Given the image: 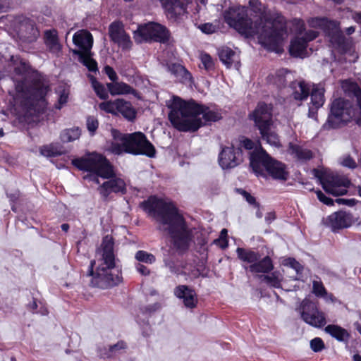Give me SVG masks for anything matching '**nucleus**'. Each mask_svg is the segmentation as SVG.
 Wrapping results in <instances>:
<instances>
[{
    "label": "nucleus",
    "instance_id": "f257e3e1",
    "mask_svg": "<svg viewBox=\"0 0 361 361\" xmlns=\"http://www.w3.org/2000/svg\"><path fill=\"white\" fill-rule=\"evenodd\" d=\"M245 6H233L224 12L225 22L246 37L257 36L259 43L267 50L280 52L288 37L286 19L281 15L274 18L260 17L253 23L247 17Z\"/></svg>",
    "mask_w": 361,
    "mask_h": 361
},
{
    "label": "nucleus",
    "instance_id": "f03ea898",
    "mask_svg": "<svg viewBox=\"0 0 361 361\" xmlns=\"http://www.w3.org/2000/svg\"><path fill=\"white\" fill-rule=\"evenodd\" d=\"M170 109L169 118L175 128L182 132L193 133L208 122H215L221 118L219 110L211 109L196 103L173 96L166 101Z\"/></svg>",
    "mask_w": 361,
    "mask_h": 361
},
{
    "label": "nucleus",
    "instance_id": "7ed1b4c3",
    "mask_svg": "<svg viewBox=\"0 0 361 361\" xmlns=\"http://www.w3.org/2000/svg\"><path fill=\"white\" fill-rule=\"evenodd\" d=\"M114 244L112 237L106 235L103 238L101 249L97 252L100 258L95 271L93 270L95 261L90 262L87 276L90 277V283L94 287L110 288L121 281L119 269L116 267Z\"/></svg>",
    "mask_w": 361,
    "mask_h": 361
},
{
    "label": "nucleus",
    "instance_id": "20e7f679",
    "mask_svg": "<svg viewBox=\"0 0 361 361\" xmlns=\"http://www.w3.org/2000/svg\"><path fill=\"white\" fill-rule=\"evenodd\" d=\"M73 164L80 170L93 172L98 176L109 179L98 189L104 200H106L111 192H126V183L115 176L112 166L102 155L92 153L86 157L73 160Z\"/></svg>",
    "mask_w": 361,
    "mask_h": 361
},
{
    "label": "nucleus",
    "instance_id": "39448f33",
    "mask_svg": "<svg viewBox=\"0 0 361 361\" xmlns=\"http://www.w3.org/2000/svg\"><path fill=\"white\" fill-rule=\"evenodd\" d=\"M16 102L26 109V114L32 115V110L39 112L44 107L49 85L38 73H28L16 82Z\"/></svg>",
    "mask_w": 361,
    "mask_h": 361
},
{
    "label": "nucleus",
    "instance_id": "423d86ee",
    "mask_svg": "<svg viewBox=\"0 0 361 361\" xmlns=\"http://www.w3.org/2000/svg\"><path fill=\"white\" fill-rule=\"evenodd\" d=\"M159 222L168 226L173 247L179 252L186 251L192 241V232L178 213L173 203L159 197Z\"/></svg>",
    "mask_w": 361,
    "mask_h": 361
},
{
    "label": "nucleus",
    "instance_id": "0eeeda50",
    "mask_svg": "<svg viewBox=\"0 0 361 361\" xmlns=\"http://www.w3.org/2000/svg\"><path fill=\"white\" fill-rule=\"evenodd\" d=\"M111 135L114 140L109 146V150L115 154L126 152L149 157L155 155V148L141 132L122 134L116 130H112Z\"/></svg>",
    "mask_w": 361,
    "mask_h": 361
},
{
    "label": "nucleus",
    "instance_id": "6e6552de",
    "mask_svg": "<svg viewBox=\"0 0 361 361\" xmlns=\"http://www.w3.org/2000/svg\"><path fill=\"white\" fill-rule=\"evenodd\" d=\"M250 167L257 176H265V171L274 179L286 180L288 176L285 164L271 158L264 149L251 154Z\"/></svg>",
    "mask_w": 361,
    "mask_h": 361
},
{
    "label": "nucleus",
    "instance_id": "1a4fd4ad",
    "mask_svg": "<svg viewBox=\"0 0 361 361\" xmlns=\"http://www.w3.org/2000/svg\"><path fill=\"white\" fill-rule=\"evenodd\" d=\"M271 111L270 105L260 102L250 117L259 130L262 138L271 146L279 148L281 145L278 134L272 129Z\"/></svg>",
    "mask_w": 361,
    "mask_h": 361
},
{
    "label": "nucleus",
    "instance_id": "9d476101",
    "mask_svg": "<svg viewBox=\"0 0 361 361\" xmlns=\"http://www.w3.org/2000/svg\"><path fill=\"white\" fill-rule=\"evenodd\" d=\"M355 116V109L350 102L343 98L336 99L331 103L330 113L323 128H339L350 121Z\"/></svg>",
    "mask_w": 361,
    "mask_h": 361
},
{
    "label": "nucleus",
    "instance_id": "9b49d317",
    "mask_svg": "<svg viewBox=\"0 0 361 361\" xmlns=\"http://www.w3.org/2000/svg\"><path fill=\"white\" fill-rule=\"evenodd\" d=\"M238 258L243 262V267L253 274H267L271 271L274 265L269 256L261 258L258 252L250 249L238 247L236 250Z\"/></svg>",
    "mask_w": 361,
    "mask_h": 361
},
{
    "label": "nucleus",
    "instance_id": "f8f14e48",
    "mask_svg": "<svg viewBox=\"0 0 361 361\" xmlns=\"http://www.w3.org/2000/svg\"><path fill=\"white\" fill-rule=\"evenodd\" d=\"M307 23L311 27L322 29L333 47H340L344 43L345 37L336 20H331L325 17H314L309 18Z\"/></svg>",
    "mask_w": 361,
    "mask_h": 361
},
{
    "label": "nucleus",
    "instance_id": "ddd939ff",
    "mask_svg": "<svg viewBox=\"0 0 361 361\" xmlns=\"http://www.w3.org/2000/svg\"><path fill=\"white\" fill-rule=\"evenodd\" d=\"M300 313L302 320L317 328L324 326L326 324V315L322 312L316 302L305 298L300 306Z\"/></svg>",
    "mask_w": 361,
    "mask_h": 361
},
{
    "label": "nucleus",
    "instance_id": "4468645a",
    "mask_svg": "<svg viewBox=\"0 0 361 361\" xmlns=\"http://www.w3.org/2000/svg\"><path fill=\"white\" fill-rule=\"evenodd\" d=\"M357 220L351 213L340 210L323 218L322 223L332 232L338 233L341 230L351 227Z\"/></svg>",
    "mask_w": 361,
    "mask_h": 361
},
{
    "label": "nucleus",
    "instance_id": "2eb2a0df",
    "mask_svg": "<svg viewBox=\"0 0 361 361\" xmlns=\"http://www.w3.org/2000/svg\"><path fill=\"white\" fill-rule=\"evenodd\" d=\"M319 36L314 30L306 31L304 35H296L290 42L289 52L295 57L304 58L307 55L308 43Z\"/></svg>",
    "mask_w": 361,
    "mask_h": 361
},
{
    "label": "nucleus",
    "instance_id": "dca6fc26",
    "mask_svg": "<svg viewBox=\"0 0 361 361\" xmlns=\"http://www.w3.org/2000/svg\"><path fill=\"white\" fill-rule=\"evenodd\" d=\"M350 180L344 176L334 175L322 180V188L334 196L345 195L350 185Z\"/></svg>",
    "mask_w": 361,
    "mask_h": 361
},
{
    "label": "nucleus",
    "instance_id": "f3484780",
    "mask_svg": "<svg viewBox=\"0 0 361 361\" xmlns=\"http://www.w3.org/2000/svg\"><path fill=\"white\" fill-rule=\"evenodd\" d=\"M242 161V150L233 147H223L219 156V163L223 169H231Z\"/></svg>",
    "mask_w": 361,
    "mask_h": 361
},
{
    "label": "nucleus",
    "instance_id": "a211bd4d",
    "mask_svg": "<svg viewBox=\"0 0 361 361\" xmlns=\"http://www.w3.org/2000/svg\"><path fill=\"white\" fill-rule=\"evenodd\" d=\"M109 33L111 39L123 49L128 50L131 48L132 42L121 23L118 22L111 23L109 28Z\"/></svg>",
    "mask_w": 361,
    "mask_h": 361
},
{
    "label": "nucleus",
    "instance_id": "6ab92c4d",
    "mask_svg": "<svg viewBox=\"0 0 361 361\" xmlns=\"http://www.w3.org/2000/svg\"><path fill=\"white\" fill-rule=\"evenodd\" d=\"M134 39L137 43L158 41V25L153 22L140 25L134 32Z\"/></svg>",
    "mask_w": 361,
    "mask_h": 361
},
{
    "label": "nucleus",
    "instance_id": "aec40b11",
    "mask_svg": "<svg viewBox=\"0 0 361 361\" xmlns=\"http://www.w3.org/2000/svg\"><path fill=\"white\" fill-rule=\"evenodd\" d=\"M18 33L21 39L27 42L35 41L39 35L35 22L27 18H23L19 21Z\"/></svg>",
    "mask_w": 361,
    "mask_h": 361
},
{
    "label": "nucleus",
    "instance_id": "412c9836",
    "mask_svg": "<svg viewBox=\"0 0 361 361\" xmlns=\"http://www.w3.org/2000/svg\"><path fill=\"white\" fill-rule=\"evenodd\" d=\"M219 56L221 61L227 68L239 69L240 66L239 54L231 48L227 47L221 48L219 50Z\"/></svg>",
    "mask_w": 361,
    "mask_h": 361
},
{
    "label": "nucleus",
    "instance_id": "4be33fe9",
    "mask_svg": "<svg viewBox=\"0 0 361 361\" xmlns=\"http://www.w3.org/2000/svg\"><path fill=\"white\" fill-rule=\"evenodd\" d=\"M341 87L344 92L350 96L355 97L357 99V104L360 108V114L357 117V123L361 126V89L358 85L352 80H345L342 81Z\"/></svg>",
    "mask_w": 361,
    "mask_h": 361
},
{
    "label": "nucleus",
    "instance_id": "5701e85b",
    "mask_svg": "<svg viewBox=\"0 0 361 361\" xmlns=\"http://www.w3.org/2000/svg\"><path fill=\"white\" fill-rule=\"evenodd\" d=\"M73 43L79 47L82 52L91 51L93 44V37L91 33L85 30H81L75 33L73 37Z\"/></svg>",
    "mask_w": 361,
    "mask_h": 361
},
{
    "label": "nucleus",
    "instance_id": "b1692460",
    "mask_svg": "<svg viewBox=\"0 0 361 361\" xmlns=\"http://www.w3.org/2000/svg\"><path fill=\"white\" fill-rule=\"evenodd\" d=\"M175 295L183 299V303L186 307L193 308L196 306L197 300L196 294L192 289L186 286H179L175 290Z\"/></svg>",
    "mask_w": 361,
    "mask_h": 361
},
{
    "label": "nucleus",
    "instance_id": "393cba45",
    "mask_svg": "<svg viewBox=\"0 0 361 361\" xmlns=\"http://www.w3.org/2000/svg\"><path fill=\"white\" fill-rule=\"evenodd\" d=\"M44 43L49 51L59 56L62 49L59 42L58 32L56 30H49L44 32Z\"/></svg>",
    "mask_w": 361,
    "mask_h": 361
},
{
    "label": "nucleus",
    "instance_id": "a878e982",
    "mask_svg": "<svg viewBox=\"0 0 361 361\" xmlns=\"http://www.w3.org/2000/svg\"><path fill=\"white\" fill-rule=\"evenodd\" d=\"M311 86L304 80L295 81L291 83L292 95L296 100L307 99L310 95Z\"/></svg>",
    "mask_w": 361,
    "mask_h": 361
},
{
    "label": "nucleus",
    "instance_id": "bb28decb",
    "mask_svg": "<svg viewBox=\"0 0 361 361\" xmlns=\"http://www.w3.org/2000/svg\"><path fill=\"white\" fill-rule=\"evenodd\" d=\"M288 152L293 157V158L300 161H308L313 157V154L310 149L291 142L289 144Z\"/></svg>",
    "mask_w": 361,
    "mask_h": 361
},
{
    "label": "nucleus",
    "instance_id": "cd10ccee",
    "mask_svg": "<svg viewBox=\"0 0 361 361\" xmlns=\"http://www.w3.org/2000/svg\"><path fill=\"white\" fill-rule=\"evenodd\" d=\"M169 70L180 82L185 84H191L192 82L191 73L182 65L171 64L169 66Z\"/></svg>",
    "mask_w": 361,
    "mask_h": 361
},
{
    "label": "nucleus",
    "instance_id": "c85d7f7f",
    "mask_svg": "<svg viewBox=\"0 0 361 361\" xmlns=\"http://www.w3.org/2000/svg\"><path fill=\"white\" fill-rule=\"evenodd\" d=\"M140 205L149 216L156 221L158 220V198L157 196H150L147 200L142 202Z\"/></svg>",
    "mask_w": 361,
    "mask_h": 361
},
{
    "label": "nucleus",
    "instance_id": "c756f323",
    "mask_svg": "<svg viewBox=\"0 0 361 361\" xmlns=\"http://www.w3.org/2000/svg\"><path fill=\"white\" fill-rule=\"evenodd\" d=\"M324 88L321 85H314L311 92V103L315 109H317L324 104Z\"/></svg>",
    "mask_w": 361,
    "mask_h": 361
},
{
    "label": "nucleus",
    "instance_id": "7c9ffc66",
    "mask_svg": "<svg viewBox=\"0 0 361 361\" xmlns=\"http://www.w3.org/2000/svg\"><path fill=\"white\" fill-rule=\"evenodd\" d=\"M118 113L129 121H133L136 116V111L132 104L121 99H118L117 114Z\"/></svg>",
    "mask_w": 361,
    "mask_h": 361
},
{
    "label": "nucleus",
    "instance_id": "2f4dec72",
    "mask_svg": "<svg viewBox=\"0 0 361 361\" xmlns=\"http://www.w3.org/2000/svg\"><path fill=\"white\" fill-rule=\"evenodd\" d=\"M324 330L326 333L330 334L338 341H346L349 337L348 331L338 325L329 324L325 327Z\"/></svg>",
    "mask_w": 361,
    "mask_h": 361
},
{
    "label": "nucleus",
    "instance_id": "473e14b6",
    "mask_svg": "<svg viewBox=\"0 0 361 361\" xmlns=\"http://www.w3.org/2000/svg\"><path fill=\"white\" fill-rule=\"evenodd\" d=\"M73 54L79 56L80 61L87 67L89 71H95L97 69V62L92 59V52H82V51L74 50Z\"/></svg>",
    "mask_w": 361,
    "mask_h": 361
},
{
    "label": "nucleus",
    "instance_id": "72a5a7b5",
    "mask_svg": "<svg viewBox=\"0 0 361 361\" xmlns=\"http://www.w3.org/2000/svg\"><path fill=\"white\" fill-rule=\"evenodd\" d=\"M40 153L47 157H57L63 153V147L59 144H50L41 147Z\"/></svg>",
    "mask_w": 361,
    "mask_h": 361
},
{
    "label": "nucleus",
    "instance_id": "f704fd0d",
    "mask_svg": "<svg viewBox=\"0 0 361 361\" xmlns=\"http://www.w3.org/2000/svg\"><path fill=\"white\" fill-rule=\"evenodd\" d=\"M107 87L112 95L128 94L133 90L130 85L124 82H111L107 84Z\"/></svg>",
    "mask_w": 361,
    "mask_h": 361
},
{
    "label": "nucleus",
    "instance_id": "c9c22d12",
    "mask_svg": "<svg viewBox=\"0 0 361 361\" xmlns=\"http://www.w3.org/2000/svg\"><path fill=\"white\" fill-rule=\"evenodd\" d=\"M287 73L288 71L286 69H280L274 74L269 75V81L279 87H282L286 84Z\"/></svg>",
    "mask_w": 361,
    "mask_h": 361
},
{
    "label": "nucleus",
    "instance_id": "e433bc0d",
    "mask_svg": "<svg viewBox=\"0 0 361 361\" xmlns=\"http://www.w3.org/2000/svg\"><path fill=\"white\" fill-rule=\"evenodd\" d=\"M80 130L78 128L67 129L63 130L60 135V138L63 142H69L79 138Z\"/></svg>",
    "mask_w": 361,
    "mask_h": 361
},
{
    "label": "nucleus",
    "instance_id": "4c0bfd02",
    "mask_svg": "<svg viewBox=\"0 0 361 361\" xmlns=\"http://www.w3.org/2000/svg\"><path fill=\"white\" fill-rule=\"evenodd\" d=\"M262 281L274 288H280L281 276L277 272H273L270 275H261L259 276Z\"/></svg>",
    "mask_w": 361,
    "mask_h": 361
},
{
    "label": "nucleus",
    "instance_id": "58836bf2",
    "mask_svg": "<svg viewBox=\"0 0 361 361\" xmlns=\"http://www.w3.org/2000/svg\"><path fill=\"white\" fill-rule=\"evenodd\" d=\"M240 146L242 147L245 148V149H247V150L254 149L252 152H250V156L251 155V154L252 152H255L256 150L259 151L261 149H263L261 147L260 143L259 141H257V142H255L249 138L243 137L240 139Z\"/></svg>",
    "mask_w": 361,
    "mask_h": 361
},
{
    "label": "nucleus",
    "instance_id": "ea45409f",
    "mask_svg": "<svg viewBox=\"0 0 361 361\" xmlns=\"http://www.w3.org/2000/svg\"><path fill=\"white\" fill-rule=\"evenodd\" d=\"M173 42V39L171 36V33L169 30L166 27L159 24V43L171 45Z\"/></svg>",
    "mask_w": 361,
    "mask_h": 361
},
{
    "label": "nucleus",
    "instance_id": "a19ab883",
    "mask_svg": "<svg viewBox=\"0 0 361 361\" xmlns=\"http://www.w3.org/2000/svg\"><path fill=\"white\" fill-rule=\"evenodd\" d=\"M282 264L284 266L293 269L298 274H301L304 269V267L293 257H288L284 259L282 262Z\"/></svg>",
    "mask_w": 361,
    "mask_h": 361
},
{
    "label": "nucleus",
    "instance_id": "79ce46f5",
    "mask_svg": "<svg viewBox=\"0 0 361 361\" xmlns=\"http://www.w3.org/2000/svg\"><path fill=\"white\" fill-rule=\"evenodd\" d=\"M118 99L102 102L99 104L101 110L112 114H117Z\"/></svg>",
    "mask_w": 361,
    "mask_h": 361
},
{
    "label": "nucleus",
    "instance_id": "37998d69",
    "mask_svg": "<svg viewBox=\"0 0 361 361\" xmlns=\"http://www.w3.org/2000/svg\"><path fill=\"white\" fill-rule=\"evenodd\" d=\"M135 259L142 262L152 264L156 261V257L143 250L137 251L135 254Z\"/></svg>",
    "mask_w": 361,
    "mask_h": 361
},
{
    "label": "nucleus",
    "instance_id": "c03bdc74",
    "mask_svg": "<svg viewBox=\"0 0 361 361\" xmlns=\"http://www.w3.org/2000/svg\"><path fill=\"white\" fill-rule=\"evenodd\" d=\"M200 59L205 70L210 71L214 68V63L209 54L202 52L200 54Z\"/></svg>",
    "mask_w": 361,
    "mask_h": 361
},
{
    "label": "nucleus",
    "instance_id": "a18cd8bd",
    "mask_svg": "<svg viewBox=\"0 0 361 361\" xmlns=\"http://www.w3.org/2000/svg\"><path fill=\"white\" fill-rule=\"evenodd\" d=\"M312 293L320 298L326 294V290L321 281H313Z\"/></svg>",
    "mask_w": 361,
    "mask_h": 361
},
{
    "label": "nucleus",
    "instance_id": "49530a36",
    "mask_svg": "<svg viewBox=\"0 0 361 361\" xmlns=\"http://www.w3.org/2000/svg\"><path fill=\"white\" fill-rule=\"evenodd\" d=\"M293 27L295 31L296 35H304L307 31L305 30V22L300 18H295L292 20Z\"/></svg>",
    "mask_w": 361,
    "mask_h": 361
},
{
    "label": "nucleus",
    "instance_id": "de8ad7c7",
    "mask_svg": "<svg viewBox=\"0 0 361 361\" xmlns=\"http://www.w3.org/2000/svg\"><path fill=\"white\" fill-rule=\"evenodd\" d=\"M92 85L98 97L102 99H106L108 97V93L102 84L95 81L92 82Z\"/></svg>",
    "mask_w": 361,
    "mask_h": 361
},
{
    "label": "nucleus",
    "instance_id": "09e8293b",
    "mask_svg": "<svg viewBox=\"0 0 361 361\" xmlns=\"http://www.w3.org/2000/svg\"><path fill=\"white\" fill-rule=\"evenodd\" d=\"M126 348V344L124 341H118L116 344L110 345L109 348V357H111L114 355L119 353L120 350H123Z\"/></svg>",
    "mask_w": 361,
    "mask_h": 361
},
{
    "label": "nucleus",
    "instance_id": "8fccbe9b",
    "mask_svg": "<svg viewBox=\"0 0 361 361\" xmlns=\"http://www.w3.org/2000/svg\"><path fill=\"white\" fill-rule=\"evenodd\" d=\"M311 349L314 352H320L324 348V343L322 338L317 337L310 341Z\"/></svg>",
    "mask_w": 361,
    "mask_h": 361
},
{
    "label": "nucleus",
    "instance_id": "3c124183",
    "mask_svg": "<svg viewBox=\"0 0 361 361\" xmlns=\"http://www.w3.org/2000/svg\"><path fill=\"white\" fill-rule=\"evenodd\" d=\"M99 126L98 121L94 116H89L87 118V128L92 135L94 133Z\"/></svg>",
    "mask_w": 361,
    "mask_h": 361
},
{
    "label": "nucleus",
    "instance_id": "603ef678",
    "mask_svg": "<svg viewBox=\"0 0 361 361\" xmlns=\"http://www.w3.org/2000/svg\"><path fill=\"white\" fill-rule=\"evenodd\" d=\"M198 28L205 34H212L216 32V27L214 25L210 23L201 24Z\"/></svg>",
    "mask_w": 361,
    "mask_h": 361
},
{
    "label": "nucleus",
    "instance_id": "864d4df0",
    "mask_svg": "<svg viewBox=\"0 0 361 361\" xmlns=\"http://www.w3.org/2000/svg\"><path fill=\"white\" fill-rule=\"evenodd\" d=\"M341 164L343 166L350 169H355L357 167L355 161L350 156L345 157L343 159Z\"/></svg>",
    "mask_w": 361,
    "mask_h": 361
},
{
    "label": "nucleus",
    "instance_id": "5fc2aeb1",
    "mask_svg": "<svg viewBox=\"0 0 361 361\" xmlns=\"http://www.w3.org/2000/svg\"><path fill=\"white\" fill-rule=\"evenodd\" d=\"M249 4L254 12L261 13L263 10V6L258 0H250Z\"/></svg>",
    "mask_w": 361,
    "mask_h": 361
},
{
    "label": "nucleus",
    "instance_id": "6e6d98bb",
    "mask_svg": "<svg viewBox=\"0 0 361 361\" xmlns=\"http://www.w3.org/2000/svg\"><path fill=\"white\" fill-rule=\"evenodd\" d=\"M317 195L318 199L326 205H333L334 201L330 197H326L322 191H317Z\"/></svg>",
    "mask_w": 361,
    "mask_h": 361
},
{
    "label": "nucleus",
    "instance_id": "4d7b16f0",
    "mask_svg": "<svg viewBox=\"0 0 361 361\" xmlns=\"http://www.w3.org/2000/svg\"><path fill=\"white\" fill-rule=\"evenodd\" d=\"M104 71L111 81H116V80L117 79V75L114 70L111 66H106L104 67Z\"/></svg>",
    "mask_w": 361,
    "mask_h": 361
},
{
    "label": "nucleus",
    "instance_id": "13d9d810",
    "mask_svg": "<svg viewBox=\"0 0 361 361\" xmlns=\"http://www.w3.org/2000/svg\"><path fill=\"white\" fill-rule=\"evenodd\" d=\"M241 194L243 195V196L245 197L246 201L250 204H252V205H255L256 204V200H255V198L253 196H252L249 192H246L245 190H243Z\"/></svg>",
    "mask_w": 361,
    "mask_h": 361
},
{
    "label": "nucleus",
    "instance_id": "bf43d9fd",
    "mask_svg": "<svg viewBox=\"0 0 361 361\" xmlns=\"http://www.w3.org/2000/svg\"><path fill=\"white\" fill-rule=\"evenodd\" d=\"M136 269H137V271H139L142 275L146 276L149 274V271L147 268V267H145L141 264H138L136 266Z\"/></svg>",
    "mask_w": 361,
    "mask_h": 361
},
{
    "label": "nucleus",
    "instance_id": "052dcab7",
    "mask_svg": "<svg viewBox=\"0 0 361 361\" xmlns=\"http://www.w3.org/2000/svg\"><path fill=\"white\" fill-rule=\"evenodd\" d=\"M68 101V94H66L65 92H63L59 97V109L61 108V106L66 104Z\"/></svg>",
    "mask_w": 361,
    "mask_h": 361
},
{
    "label": "nucleus",
    "instance_id": "680f3d73",
    "mask_svg": "<svg viewBox=\"0 0 361 361\" xmlns=\"http://www.w3.org/2000/svg\"><path fill=\"white\" fill-rule=\"evenodd\" d=\"M9 6V0H0V11H6Z\"/></svg>",
    "mask_w": 361,
    "mask_h": 361
},
{
    "label": "nucleus",
    "instance_id": "e2e57ef3",
    "mask_svg": "<svg viewBox=\"0 0 361 361\" xmlns=\"http://www.w3.org/2000/svg\"><path fill=\"white\" fill-rule=\"evenodd\" d=\"M322 298H323L326 301L334 302L335 300L334 295L331 293H329L327 291L326 294L325 295H323Z\"/></svg>",
    "mask_w": 361,
    "mask_h": 361
},
{
    "label": "nucleus",
    "instance_id": "0e129e2a",
    "mask_svg": "<svg viewBox=\"0 0 361 361\" xmlns=\"http://www.w3.org/2000/svg\"><path fill=\"white\" fill-rule=\"evenodd\" d=\"M353 18L357 23L361 24V13H355Z\"/></svg>",
    "mask_w": 361,
    "mask_h": 361
},
{
    "label": "nucleus",
    "instance_id": "69168bd1",
    "mask_svg": "<svg viewBox=\"0 0 361 361\" xmlns=\"http://www.w3.org/2000/svg\"><path fill=\"white\" fill-rule=\"evenodd\" d=\"M157 309V307L156 304L153 305H149L146 307L147 311H148L149 313L156 312Z\"/></svg>",
    "mask_w": 361,
    "mask_h": 361
},
{
    "label": "nucleus",
    "instance_id": "338daca9",
    "mask_svg": "<svg viewBox=\"0 0 361 361\" xmlns=\"http://www.w3.org/2000/svg\"><path fill=\"white\" fill-rule=\"evenodd\" d=\"M227 234H228V231L226 228H224L221 230V233H220V238L221 240H226V238L227 237Z\"/></svg>",
    "mask_w": 361,
    "mask_h": 361
},
{
    "label": "nucleus",
    "instance_id": "774afa93",
    "mask_svg": "<svg viewBox=\"0 0 361 361\" xmlns=\"http://www.w3.org/2000/svg\"><path fill=\"white\" fill-rule=\"evenodd\" d=\"M355 30V27L354 26H350L345 30V32L347 35H350L353 34Z\"/></svg>",
    "mask_w": 361,
    "mask_h": 361
}]
</instances>
